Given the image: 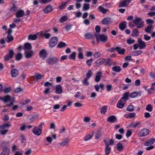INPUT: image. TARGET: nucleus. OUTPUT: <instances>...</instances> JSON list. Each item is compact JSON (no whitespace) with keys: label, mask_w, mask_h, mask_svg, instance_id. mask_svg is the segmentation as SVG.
<instances>
[{"label":"nucleus","mask_w":155,"mask_h":155,"mask_svg":"<svg viewBox=\"0 0 155 155\" xmlns=\"http://www.w3.org/2000/svg\"><path fill=\"white\" fill-rule=\"evenodd\" d=\"M22 58V54L20 53H18L15 57V59L17 61H19V60H21V58Z\"/></svg>","instance_id":"obj_43"},{"label":"nucleus","mask_w":155,"mask_h":155,"mask_svg":"<svg viewBox=\"0 0 155 155\" xmlns=\"http://www.w3.org/2000/svg\"><path fill=\"white\" fill-rule=\"evenodd\" d=\"M152 26L149 25L145 29V31L146 32L150 33V31L151 30Z\"/></svg>","instance_id":"obj_55"},{"label":"nucleus","mask_w":155,"mask_h":155,"mask_svg":"<svg viewBox=\"0 0 155 155\" xmlns=\"http://www.w3.org/2000/svg\"><path fill=\"white\" fill-rule=\"evenodd\" d=\"M0 100L3 102L5 103L10 102L9 104L4 106V108L5 107V106L7 107H10L14 105V102L15 101V98L13 97H12L9 95H6L3 97H0Z\"/></svg>","instance_id":"obj_1"},{"label":"nucleus","mask_w":155,"mask_h":155,"mask_svg":"<svg viewBox=\"0 0 155 155\" xmlns=\"http://www.w3.org/2000/svg\"><path fill=\"white\" fill-rule=\"evenodd\" d=\"M117 120L116 117L114 116H111L109 117L107 119V122L113 123Z\"/></svg>","instance_id":"obj_24"},{"label":"nucleus","mask_w":155,"mask_h":155,"mask_svg":"<svg viewBox=\"0 0 155 155\" xmlns=\"http://www.w3.org/2000/svg\"><path fill=\"white\" fill-rule=\"evenodd\" d=\"M137 41L139 45V48L140 49H144L145 48L146 45L145 43L142 40L141 38H138Z\"/></svg>","instance_id":"obj_11"},{"label":"nucleus","mask_w":155,"mask_h":155,"mask_svg":"<svg viewBox=\"0 0 155 155\" xmlns=\"http://www.w3.org/2000/svg\"><path fill=\"white\" fill-rule=\"evenodd\" d=\"M129 93L126 92L123 95V97L121 98L120 100L124 101H125L127 100L128 99V96Z\"/></svg>","instance_id":"obj_27"},{"label":"nucleus","mask_w":155,"mask_h":155,"mask_svg":"<svg viewBox=\"0 0 155 155\" xmlns=\"http://www.w3.org/2000/svg\"><path fill=\"white\" fill-rule=\"evenodd\" d=\"M111 150V148L109 147V145L105 146V151L106 152L105 155H108L110 153Z\"/></svg>","instance_id":"obj_34"},{"label":"nucleus","mask_w":155,"mask_h":155,"mask_svg":"<svg viewBox=\"0 0 155 155\" xmlns=\"http://www.w3.org/2000/svg\"><path fill=\"white\" fill-rule=\"evenodd\" d=\"M140 122H138L135 123H132L131 124V126L134 127H136L137 126H138L140 125Z\"/></svg>","instance_id":"obj_60"},{"label":"nucleus","mask_w":155,"mask_h":155,"mask_svg":"<svg viewBox=\"0 0 155 155\" xmlns=\"http://www.w3.org/2000/svg\"><path fill=\"white\" fill-rule=\"evenodd\" d=\"M93 132H90L84 138V141H87L89 140L92 138V137L93 136Z\"/></svg>","instance_id":"obj_25"},{"label":"nucleus","mask_w":155,"mask_h":155,"mask_svg":"<svg viewBox=\"0 0 155 155\" xmlns=\"http://www.w3.org/2000/svg\"><path fill=\"white\" fill-rule=\"evenodd\" d=\"M6 39H7V40H6V41L9 43L13 40L14 38L12 36L7 35Z\"/></svg>","instance_id":"obj_47"},{"label":"nucleus","mask_w":155,"mask_h":155,"mask_svg":"<svg viewBox=\"0 0 155 155\" xmlns=\"http://www.w3.org/2000/svg\"><path fill=\"white\" fill-rule=\"evenodd\" d=\"M17 6L14 3H13L12 7L9 9V11L11 12H13L15 11H16L17 10Z\"/></svg>","instance_id":"obj_37"},{"label":"nucleus","mask_w":155,"mask_h":155,"mask_svg":"<svg viewBox=\"0 0 155 155\" xmlns=\"http://www.w3.org/2000/svg\"><path fill=\"white\" fill-rule=\"evenodd\" d=\"M66 45V44L64 42H61L58 44L57 47L59 48H63L65 47Z\"/></svg>","instance_id":"obj_45"},{"label":"nucleus","mask_w":155,"mask_h":155,"mask_svg":"<svg viewBox=\"0 0 155 155\" xmlns=\"http://www.w3.org/2000/svg\"><path fill=\"white\" fill-rule=\"evenodd\" d=\"M34 51L33 50L30 51H26L25 52V56L26 58H29L31 57L33 55Z\"/></svg>","instance_id":"obj_15"},{"label":"nucleus","mask_w":155,"mask_h":155,"mask_svg":"<svg viewBox=\"0 0 155 155\" xmlns=\"http://www.w3.org/2000/svg\"><path fill=\"white\" fill-rule=\"evenodd\" d=\"M102 76V73L101 71H98L95 74V81L97 82H99Z\"/></svg>","instance_id":"obj_12"},{"label":"nucleus","mask_w":155,"mask_h":155,"mask_svg":"<svg viewBox=\"0 0 155 155\" xmlns=\"http://www.w3.org/2000/svg\"><path fill=\"white\" fill-rule=\"evenodd\" d=\"M135 114L134 113H131L129 114L127 116L126 114L125 115V117L126 118H131L135 117Z\"/></svg>","instance_id":"obj_51"},{"label":"nucleus","mask_w":155,"mask_h":155,"mask_svg":"<svg viewBox=\"0 0 155 155\" xmlns=\"http://www.w3.org/2000/svg\"><path fill=\"white\" fill-rule=\"evenodd\" d=\"M107 107L106 106H104L101 109L100 111L101 114H105L107 111Z\"/></svg>","instance_id":"obj_48"},{"label":"nucleus","mask_w":155,"mask_h":155,"mask_svg":"<svg viewBox=\"0 0 155 155\" xmlns=\"http://www.w3.org/2000/svg\"><path fill=\"white\" fill-rule=\"evenodd\" d=\"M42 75L40 74H39L38 73L35 74V77L38 80L41 79L42 78Z\"/></svg>","instance_id":"obj_57"},{"label":"nucleus","mask_w":155,"mask_h":155,"mask_svg":"<svg viewBox=\"0 0 155 155\" xmlns=\"http://www.w3.org/2000/svg\"><path fill=\"white\" fill-rule=\"evenodd\" d=\"M116 50L120 54H124L125 50L124 49H121L119 47H116Z\"/></svg>","instance_id":"obj_32"},{"label":"nucleus","mask_w":155,"mask_h":155,"mask_svg":"<svg viewBox=\"0 0 155 155\" xmlns=\"http://www.w3.org/2000/svg\"><path fill=\"white\" fill-rule=\"evenodd\" d=\"M95 35L97 42H98L100 41L103 43H105L108 40V36L105 35L98 34L95 33Z\"/></svg>","instance_id":"obj_4"},{"label":"nucleus","mask_w":155,"mask_h":155,"mask_svg":"<svg viewBox=\"0 0 155 155\" xmlns=\"http://www.w3.org/2000/svg\"><path fill=\"white\" fill-rule=\"evenodd\" d=\"M101 134L100 131H98L97 132L95 136V138L96 139H97L101 137Z\"/></svg>","instance_id":"obj_56"},{"label":"nucleus","mask_w":155,"mask_h":155,"mask_svg":"<svg viewBox=\"0 0 155 155\" xmlns=\"http://www.w3.org/2000/svg\"><path fill=\"white\" fill-rule=\"evenodd\" d=\"M133 22L136 25L138 28H142L144 25V22L142 21V18L136 17L133 20Z\"/></svg>","instance_id":"obj_2"},{"label":"nucleus","mask_w":155,"mask_h":155,"mask_svg":"<svg viewBox=\"0 0 155 155\" xmlns=\"http://www.w3.org/2000/svg\"><path fill=\"white\" fill-rule=\"evenodd\" d=\"M141 94L140 93L137 92H134L131 93L130 95V97L131 98H134L137 96H140Z\"/></svg>","instance_id":"obj_31"},{"label":"nucleus","mask_w":155,"mask_h":155,"mask_svg":"<svg viewBox=\"0 0 155 155\" xmlns=\"http://www.w3.org/2000/svg\"><path fill=\"white\" fill-rule=\"evenodd\" d=\"M68 2L66 1V2H63L62 3L61 5L58 8L60 10H62L64 9L66 7V5L68 3Z\"/></svg>","instance_id":"obj_35"},{"label":"nucleus","mask_w":155,"mask_h":155,"mask_svg":"<svg viewBox=\"0 0 155 155\" xmlns=\"http://www.w3.org/2000/svg\"><path fill=\"white\" fill-rule=\"evenodd\" d=\"M58 62V59L54 57H49L46 60V62L48 64L51 65L56 64Z\"/></svg>","instance_id":"obj_6"},{"label":"nucleus","mask_w":155,"mask_h":155,"mask_svg":"<svg viewBox=\"0 0 155 155\" xmlns=\"http://www.w3.org/2000/svg\"><path fill=\"white\" fill-rule=\"evenodd\" d=\"M22 91V89L20 87H18L15 89L14 92L15 93H18Z\"/></svg>","instance_id":"obj_63"},{"label":"nucleus","mask_w":155,"mask_h":155,"mask_svg":"<svg viewBox=\"0 0 155 155\" xmlns=\"http://www.w3.org/2000/svg\"><path fill=\"white\" fill-rule=\"evenodd\" d=\"M131 2V0H124L119 3L118 7L122 8L127 7Z\"/></svg>","instance_id":"obj_8"},{"label":"nucleus","mask_w":155,"mask_h":155,"mask_svg":"<svg viewBox=\"0 0 155 155\" xmlns=\"http://www.w3.org/2000/svg\"><path fill=\"white\" fill-rule=\"evenodd\" d=\"M40 35L41 37H45L46 39L48 38L51 36V35L50 33L45 32H41Z\"/></svg>","instance_id":"obj_26"},{"label":"nucleus","mask_w":155,"mask_h":155,"mask_svg":"<svg viewBox=\"0 0 155 155\" xmlns=\"http://www.w3.org/2000/svg\"><path fill=\"white\" fill-rule=\"evenodd\" d=\"M142 53L141 51H132L131 52L130 54L133 56H137L141 54Z\"/></svg>","instance_id":"obj_29"},{"label":"nucleus","mask_w":155,"mask_h":155,"mask_svg":"<svg viewBox=\"0 0 155 155\" xmlns=\"http://www.w3.org/2000/svg\"><path fill=\"white\" fill-rule=\"evenodd\" d=\"M155 139L153 138H151L148 140L144 144L145 146H149L153 144L155 142Z\"/></svg>","instance_id":"obj_23"},{"label":"nucleus","mask_w":155,"mask_h":155,"mask_svg":"<svg viewBox=\"0 0 155 155\" xmlns=\"http://www.w3.org/2000/svg\"><path fill=\"white\" fill-rule=\"evenodd\" d=\"M58 41V38L56 37L51 38L49 41V46L52 48L56 46Z\"/></svg>","instance_id":"obj_7"},{"label":"nucleus","mask_w":155,"mask_h":155,"mask_svg":"<svg viewBox=\"0 0 155 155\" xmlns=\"http://www.w3.org/2000/svg\"><path fill=\"white\" fill-rule=\"evenodd\" d=\"M11 126L10 124L6 123L0 126V134L2 135H5L8 131L7 129Z\"/></svg>","instance_id":"obj_5"},{"label":"nucleus","mask_w":155,"mask_h":155,"mask_svg":"<svg viewBox=\"0 0 155 155\" xmlns=\"http://www.w3.org/2000/svg\"><path fill=\"white\" fill-rule=\"evenodd\" d=\"M121 70V69L119 66H115L112 68V70L114 72H119Z\"/></svg>","instance_id":"obj_36"},{"label":"nucleus","mask_w":155,"mask_h":155,"mask_svg":"<svg viewBox=\"0 0 155 155\" xmlns=\"http://www.w3.org/2000/svg\"><path fill=\"white\" fill-rule=\"evenodd\" d=\"M53 8L52 6L48 5L47 6L44 10V12L45 13L48 14L51 12Z\"/></svg>","instance_id":"obj_22"},{"label":"nucleus","mask_w":155,"mask_h":155,"mask_svg":"<svg viewBox=\"0 0 155 155\" xmlns=\"http://www.w3.org/2000/svg\"><path fill=\"white\" fill-rule=\"evenodd\" d=\"M67 17L66 16H64L61 17L59 19V21L61 23H63L67 21Z\"/></svg>","instance_id":"obj_52"},{"label":"nucleus","mask_w":155,"mask_h":155,"mask_svg":"<svg viewBox=\"0 0 155 155\" xmlns=\"http://www.w3.org/2000/svg\"><path fill=\"white\" fill-rule=\"evenodd\" d=\"M32 150L31 149H30L26 151L24 153L25 155H30L31 153Z\"/></svg>","instance_id":"obj_64"},{"label":"nucleus","mask_w":155,"mask_h":155,"mask_svg":"<svg viewBox=\"0 0 155 155\" xmlns=\"http://www.w3.org/2000/svg\"><path fill=\"white\" fill-rule=\"evenodd\" d=\"M132 36L133 37L137 36L139 35V32L137 29H134L132 33Z\"/></svg>","instance_id":"obj_39"},{"label":"nucleus","mask_w":155,"mask_h":155,"mask_svg":"<svg viewBox=\"0 0 155 155\" xmlns=\"http://www.w3.org/2000/svg\"><path fill=\"white\" fill-rule=\"evenodd\" d=\"M14 54V52L12 50H9L8 53L7 54L8 55L10 56V58H12Z\"/></svg>","instance_id":"obj_58"},{"label":"nucleus","mask_w":155,"mask_h":155,"mask_svg":"<svg viewBox=\"0 0 155 155\" xmlns=\"http://www.w3.org/2000/svg\"><path fill=\"white\" fill-rule=\"evenodd\" d=\"M39 55L40 57L43 59H45L47 56V54L44 49L42 50L39 52Z\"/></svg>","instance_id":"obj_17"},{"label":"nucleus","mask_w":155,"mask_h":155,"mask_svg":"<svg viewBox=\"0 0 155 155\" xmlns=\"http://www.w3.org/2000/svg\"><path fill=\"white\" fill-rule=\"evenodd\" d=\"M133 22L136 25L138 28H142L144 25V22L142 21V18L136 17L133 20Z\"/></svg>","instance_id":"obj_3"},{"label":"nucleus","mask_w":155,"mask_h":155,"mask_svg":"<svg viewBox=\"0 0 155 155\" xmlns=\"http://www.w3.org/2000/svg\"><path fill=\"white\" fill-rule=\"evenodd\" d=\"M90 8V5L89 4H84L83 10L84 11H86L89 9Z\"/></svg>","instance_id":"obj_49"},{"label":"nucleus","mask_w":155,"mask_h":155,"mask_svg":"<svg viewBox=\"0 0 155 155\" xmlns=\"http://www.w3.org/2000/svg\"><path fill=\"white\" fill-rule=\"evenodd\" d=\"M68 140L66 139L62 142H60L59 144L61 147L64 146L68 144Z\"/></svg>","instance_id":"obj_42"},{"label":"nucleus","mask_w":155,"mask_h":155,"mask_svg":"<svg viewBox=\"0 0 155 155\" xmlns=\"http://www.w3.org/2000/svg\"><path fill=\"white\" fill-rule=\"evenodd\" d=\"M112 21V19L111 18H105L102 20L101 23L104 25H107L110 23Z\"/></svg>","instance_id":"obj_13"},{"label":"nucleus","mask_w":155,"mask_h":155,"mask_svg":"<svg viewBox=\"0 0 155 155\" xmlns=\"http://www.w3.org/2000/svg\"><path fill=\"white\" fill-rule=\"evenodd\" d=\"M18 71L17 69H13L11 71V76L12 78L16 77L18 76Z\"/></svg>","instance_id":"obj_18"},{"label":"nucleus","mask_w":155,"mask_h":155,"mask_svg":"<svg viewBox=\"0 0 155 155\" xmlns=\"http://www.w3.org/2000/svg\"><path fill=\"white\" fill-rule=\"evenodd\" d=\"M77 93V94H75L74 95L75 97L78 98L80 100H82L84 99V97L82 95L80 92H78Z\"/></svg>","instance_id":"obj_33"},{"label":"nucleus","mask_w":155,"mask_h":155,"mask_svg":"<svg viewBox=\"0 0 155 155\" xmlns=\"http://www.w3.org/2000/svg\"><path fill=\"white\" fill-rule=\"evenodd\" d=\"M117 148L119 151H121L123 149V147L122 144L120 143H118L117 144Z\"/></svg>","instance_id":"obj_44"},{"label":"nucleus","mask_w":155,"mask_h":155,"mask_svg":"<svg viewBox=\"0 0 155 155\" xmlns=\"http://www.w3.org/2000/svg\"><path fill=\"white\" fill-rule=\"evenodd\" d=\"M83 104L80 102H77L74 103V106L76 107H82Z\"/></svg>","instance_id":"obj_61"},{"label":"nucleus","mask_w":155,"mask_h":155,"mask_svg":"<svg viewBox=\"0 0 155 155\" xmlns=\"http://www.w3.org/2000/svg\"><path fill=\"white\" fill-rule=\"evenodd\" d=\"M127 110L131 112L134 111V106L132 105H129L126 108Z\"/></svg>","instance_id":"obj_46"},{"label":"nucleus","mask_w":155,"mask_h":155,"mask_svg":"<svg viewBox=\"0 0 155 155\" xmlns=\"http://www.w3.org/2000/svg\"><path fill=\"white\" fill-rule=\"evenodd\" d=\"M25 15L24 11L22 10H18L15 14V16L17 18H20L23 17Z\"/></svg>","instance_id":"obj_16"},{"label":"nucleus","mask_w":155,"mask_h":155,"mask_svg":"<svg viewBox=\"0 0 155 155\" xmlns=\"http://www.w3.org/2000/svg\"><path fill=\"white\" fill-rule=\"evenodd\" d=\"M127 24V22L125 21L121 22L119 26L120 29L121 31L124 30L126 28Z\"/></svg>","instance_id":"obj_19"},{"label":"nucleus","mask_w":155,"mask_h":155,"mask_svg":"<svg viewBox=\"0 0 155 155\" xmlns=\"http://www.w3.org/2000/svg\"><path fill=\"white\" fill-rule=\"evenodd\" d=\"M11 89L10 87H6L3 90V91L5 94H7L10 92Z\"/></svg>","instance_id":"obj_59"},{"label":"nucleus","mask_w":155,"mask_h":155,"mask_svg":"<svg viewBox=\"0 0 155 155\" xmlns=\"http://www.w3.org/2000/svg\"><path fill=\"white\" fill-rule=\"evenodd\" d=\"M84 36L85 38L87 39H91L94 38L93 35L90 33H86L84 35Z\"/></svg>","instance_id":"obj_40"},{"label":"nucleus","mask_w":155,"mask_h":155,"mask_svg":"<svg viewBox=\"0 0 155 155\" xmlns=\"http://www.w3.org/2000/svg\"><path fill=\"white\" fill-rule=\"evenodd\" d=\"M92 75V73L91 71L90 70H89L87 73L86 74V78L87 79H89L91 77Z\"/></svg>","instance_id":"obj_54"},{"label":"nucleus","mask_w":155,"mask_h":155,"mask_svg":"<svg viewBox=\"0 0 155 155\" xmlns=\"http://www.w3.org/2000/svg\"><path fill=\"white\" fill-rule=\"evenodd\" d=\"M125 101L120 100L117 104V107L120 108H122L124 107L125 104Z\"/></svg>","instance_id":"obj_21"},{"label":"nucleus","mask_w":155,"mask_h":155,"mask_svg":"<svg viewBox=\"0 0 155 155\" xmlns=\"http://www.w3.org/2000/svg\"><path fill=\"white\" fill-rule=\"evenodd\" d=\"M146 109L148 111L151 112L152 110V107L150 104H148L146 106Z\"/></svg>","instance_id":"obj_53"},{"label":"nucleus","mask_w":155,"mask_h":155,"mask_svg":"<svg viewBox=\"0 0 155 155\" xmlns=\"http://www.w3.org/2000/svg\"><path fill=\"white\" fill-rule=\"evenodd\" d=\"M37 36L36 35H28V39L29 40H34L37 38Z\"/></svg>","instance_id":"obj_38"},{"label":"nucleus","mask_w":155,"mask_h":155,"mask_svg":"<svg viewBox=\"0 0 155 155\" xmlns=\"http://www.w3.org/2000/svg\"><path fill=\"white\" fill-rule=\"evenodd\" d=\"M98 8L99 11L104 14L105 13L109 11L108 9H105L104 8L101 6L99 7Z\"/></svg>","instance_id":"obj_41"},{"label":"nucleus","mask_w":155,"mask_h":155,"mask_svg":"<svg viewBox=\"0 0 155 155\" xmlns=\"http://www.w3.org/2000/svg\"><path fill=\"white\" fill-rule=\"evenodd\" d=\"M42 130V129L38 128L35 126L32 130V132L34 134L37 136H39L41 135Z\"/></svg>","instance_id":"obj_10"},{"label":"nucleus","mask_w":155,"mask_h":155,"mask_svg":"<svg viewBox=\"0 0 155 155\" xmlns=\"http://www.w3.org/2000/svg\"><path fill=\"white\" fill-rule=\"evenodd\" d=\"M9 150L6 147H5L3 148V151L1 153V155H9Z\"/></svg>","instance_id":"obj_30"},{"label":"nucleus","mask_w":155,"mask_h":155,"mask_svg":"<svg viewBox=\"0 0 155 155\" xmlns=\"http://www.w3.org/2000/svg\"><path fill=\"white\" fill-rule=\"evenodd\" d=\"M76 53L75 52H73L69 57L68 58L74 60L75 59Z\"/></svg>","instance_id":"obj_50"},{"label":"nucleus","mask_w":155,"mask_h":155,"mask_svg":"<svg viewBox=\"0 0 155 155\" xmlns=\"http://www.w3.org/2000/svg\"><path fill=\"white\" fill-rule=\"evenodd\" d=\"M55 89L56 92L58 94H61L63 92L62 86L60 85H57Z\"/></svg>","instance_id":"obj_20"},{"label":"nucleus","mask_w":155,"mask_h":155,"mask_svg":"<svg viewBox=\"0 0 155 155\" xmlns=\"http://www.w3.org/2000/svg\"><path fill=\"white\" fill-rule=\"evenodd\" d=\"M32 46L31 44L29 43H26L24 45V48L23 49L25 51L26 50H32Z\"/></svg>","instance_id":"obj_28"},{"label":"nucleus","mask_w":155,"mask_h":155,"mask_svg":"<svg viewBox=\"0 0 155 155\" xmlns=\"http://www.w3.org/2000/svg\"><path fill=\"white\" fill-rule=\"evenodd\" d=\"M105 60L104 59L100 58L97 60L94 63L95 66H98L104 63Z\"/></svg>","instance_id":"obj_14"},{"label":"nucleus","mask_w":155,"mask_h":155,"mask_svg":"<svg viewBox=\"0 0 155 155\" xmlns=\"http://www.w3.org/2000/svg\"><path fill=\"white\" fill-rule=\"evenodd\" d=\"M150 132L149 130L147 129H143L141 130L138 133V136L141 137L147 135Z\"/></svg>","instance_id":"obj_9"},{"label":"nucleus","mask_w":155,"mask_h":155,"mask_svg":"<svg viewBox=\"0 0 155 155\" xmlns=\"http://www.w3.org/2000/svg\"><path fill=\"white\" fill-rule=\"evenodd\" d=\"M127 41L128 44H131L134 43L135 42V41L134 39H131V38H130L129 39H127Z\"/></svg>","instance_id":"obj_62"}]
</instances>
